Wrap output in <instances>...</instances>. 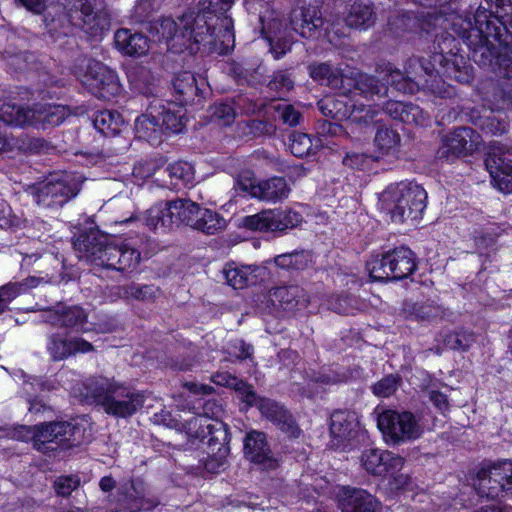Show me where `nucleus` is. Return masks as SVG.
I'll list each match as a JSON object with an SVG mask.
<instances>
[{"label":"nucleus","mask_w":512,"mask_h":512,"mask_svg":"<svg viewBox=\"0 0 512 512\" xmlns=\"http://www.w3.org/2000/svg\"><path fill=\"white\" fill-rule=\"evenodd\" d=\"M290 150L296 157L302 158L312 151V140L306 133L294 132L290 136Z\"/></svg>","instance_id":"nucleus-62"},{"label":"nucleus","mask_w":512,"mask_h":512,"mask_svg":"<svg viewBox=\"0 0 512 512\" xmlns=\"http://www.w3.org/2000/svg\"><path fill=\"white\" fill-rule=\"evenodd\" d=\"M293 87L294 81L287 70L274 72L267 84V88L279 97L287 94Z\"/></svg>","instance_id":"nucleus-57"},{"label":"nucleus","mask_w":512,"mask_h":512,"mask_svg":"<svg viewBox=\"0 0 512 512\" xmlns=\"http://www.w3.org/2000/svg\"><path fill=\"white\" fill-rule=\"evenodd\" d=\"M259 270L257 266L237 265L236 263H228L224 266L222 273L228 285L234 289H242L249 285L257 283Z\"/></svg>","instance_id":"nucleus-39"},{"label":"nucleus","mask_w":512,"mask_h":512,"mask_svg":"<svg viewBox=\"0 0 512 512\" xmlns=\"http://www.w3.org/2000/svg\"><path fill=\"white\" fill-rule=\"evenodd\" d=\"M276 117L289 127H294L300 124L302 120V113L296 109L292 104L278 103L274 106Z\"/></svg>","instance_id":"nucleus-60"},{"label":"nucleus","mask_w":512,"mask_h":512,"mask_svg":"<svg viewBox=\"0 0 512 512\" xmlns=\"http://www.w3.org/2000/svg\"><path fill=\"white\" fill-rule=\"evenodd\" d=\"M93 125L104 136H115L124 125L122 116L112 110L98 111L93 116Z\"/></svg>","instance_id":"nucleus-47"},{"label":"nucleus","mask_w":512,"mask_h":512,"mask_svg":"<svg viewBox=\"0 0 512 512\" xmlns=\"http://www.w3.org/2000/svg\"><path fill=\"white\" fill-rule=\"evenodd\" d=\"M380 105L378 104H364L353 103L351 104L350 114L348 121L359 127H367L376 122V117L379 114Z\"/></svg>","instance_id":"nucleus-50"},{"label":"nucleus","mask_w":512,"mask_h":512,"mask_svg":"<svg viewBox=\"0 0 512 512\" xmlns=\"http://www.w3.org/2000/svg\"><path fill=\"white\" fill-rule=\"evenodd\" d=\"M199 15H205L206 20L202 41L196 44L199 51L219 55L228 54L233 49L235 40L232 19L224 15L221 20L214 22L215 17L207 13H199Z\"/></svg>","instance_id":"nucleus-18"},{"label":"nucleus","mask_w":512,"mask_h":512,"mask_svg":"<svg viewBox=\"0 0 512 512\" xmlns=\"http://www.w3.org/2000/svg\"><path fill=\"white\" fill-rule=\"evenodd\" d=\"M259 106L247 97H238L233 102H221L214 106L213 116L221 120L224 125H229L233 122L237 110L243 113L251 114L258 110Z\"/></svg>","instance_id":"nucleus-41"},{"label":"nucleus","mask_w":512,"mask_h":512,"mask_svg":"<svg viewBox=\"0 0 512 512\" xmlns=\"http://www.w3.org/2000/svg\"><path fill=\"white\" fill-rule=\"evenodd\" d=\"M476 125L486 134L501 135L506 132L507 124L492 111L488 115L480 116Z\"/></svg>","instance_id":"nucleus-58"},{"label":"nucleus","mask_w":512,"mask_h":512,"mask_svg":"<svg viewBox=\"0 0 512 512\" xmlns=\"http://www.w3.org/2000/svg\"><path fill=\"white\" fill-rule=\"evenodd\" d=\"M212 381L219 386L235 389L240 399L248 406H252L257 400V394L251 385L230 374L229 372H217L212 376Z\"/></svg>","instance_id":"nucleus-44"},{"label":"nucleus","mask_w":512,"mask_h":512,"mask_svg":"<svg viewBox=\"0 0 512 512\" xmlns=\"http://www.w3.org/2000/svg\"><path fill=\"white\" fill-rule=\"evenodd\" d=\"M114 501L119 512H147L160 504L158 496L142 478L119 482Z\"/></svg>","instance_id":"nucleus-16"},{"label":"nucleus","mask_w":512,"mask_h":512,"mask_svg":"<svg viewBox=\"0 0 512 512\" xmlns=\"http://www.w3.org/2000/svg\"><path fill=\"white\" fill-rule=\"evenodd\" d=\"M115 45L123 54L129 56H142L149 50V39L142 33L122 28L115 32Z\"/></svg>","instance_id":"nucleus-36"},{"label":"nucleus","mask_w":512,"mask_h":512,"mask_svg":"<svg viewBox=\"0 0 512 512\" xmlns=\"http://www.w3.org/2000/svg\"><path fill=\"white\" fill-rule=\"evenodd\" d=\"M337 498L342 512H377L380 507V502L362 488L343 486Z\"/></svg>","instance_id":"nucleus-28"},{"label":"nucleus","mask_w":512,"mask_h":512,"mask_svg":"<svg viewBox=\"0 0 512 512\" xmlns=\"http://www.w3.org/2000/svg\"><path fill=\"white\" fill-rule=\"evenodd\" d=\"M364 436L358 416L353 411L336 410L330 417V446L334 449L351 450Z\"/></svg>","instance_id":"nucleus-19"},{"label":"nucleus","mask_w":512,"mask_h":512,"mask_svg":"<svg viewBox=\"0 0 512 512\" xmlns=\"http://www.w3.org/2000/svg\"><path fill=\"white\" fill-rule=\"evenodd\" d=\"M348 82L353 81L355 90L359 91L366 99L375 101L387 96L388 86L386 83L380 81L375 76L368 74H357Z\"/></svg>","instance_id":"nucleus-43"},{"label":"nucleus","mask_w":512,"mask_h":512,"mask_svg":"<svg viewBox=\"0 0 512 512\" xmlns=\"http://www.w3.org/2000/svg\"><path fill=\"white\" fill-rule=\"evenodd\" d=\"M138 91L147 99L153 98L152 103L159 104L160 107V127L162 128L163 136L167 133H180L185 127L184 113L182 109H172L171 104H165L164 100L158 97V88L153 84L136 86Z\"/></svg>","instance_id":"nucleus-24"},{"label":"nucleus","mask_w":512,"mask_h":512,"mask_svg":"<svg viewBox=\"0 0 512 512\" xmlns=\"http://www.w3.org/2000/svg\"><path fill=\"white\" fill-rule=\"evenodd\" d=\"M377 426L388 444L398 445L421 437L423 428L409 411L384 410L377 417Z\"/></svg>","instance_id":"nucleus-15"},{"label":"nucleus","mask_w":512,"mask_h":512,"mask_svg":"<svg viewBox=\"0 0 512 512\" xmlns=\"http://www.w3.org/2000/svg\"><path fill=\"white\" fill-rule=\"evenodd\" d=\"M205 27V15L189 10L178 21L171 17L160 18L151 25L150 32L157 41L164 42L168 50H189L190 53H197L199 47L196 44L202 41Z\"/></svg>","instance_id":"nucleus-5"},{"label":"nucleus","mask_w":512,"mask_h":512,"mask_svg":"<svg viewBox=\"0 0 512 512\" xmlns=\"http://www.w3.org/2000/svg\"><path fill=\"white\" fill-rule=\"evenodd\" d=\"M270 299L275 306L285 311H293L306 307L308 298L305 290L299 286H282L274 288L270 293Z\"/></svg>","instance_id":"nucleus-35"},{"label":"nucleus","mask_w":512,"mask_h":512,"mask_svg":"<svg viewBox=\"0 0 512 512\" xmlns=\"http://www.w3.org/2000/svg\"><path fill=\"white\" fill-rule=\"evenodd\" d=\"M376 71L383 74V78L397 91L407 94L417 92V82L412 80L405 70L401 71L391 63H382L377 65Z\"/></svg>","instance_id":"nucleus-42"},{"label":"nucleus","mask_w":512,"mask_h":512,"mask_svg":"<svg viewBox=\"0 0 512 512\" xmlns=\"http://www.w3.org/2000/svg\"><path fill=\"white\" fill-rule=\"evenodd\" d=\"M404 312L408 318L417 321L451 320L453 312L434 301L426 302H405Z\"/></svg>","instance_id":"nucleus-34"},{"label":"nucleus","mask_w":512,"mask_h":512,"mask_svg":"<svg viewBox=\"0 0 512 512\" xmlns=\"http://www.w3.org/2000/svg\"><path fill=\"white\" fill-rule=\"evenodd\" d=\"M74 73L82 85L99 99L109 101L121 91L116 72L95 59L77 58Z\"/></svg>","instance_id":"nucleus-11"},{"label":"nucleus","mask_w":512,"mask_h":512,"mask_svg":"<svg viewBox=\"0 0 512 512\" xmlns=\"http://www.w3.org/2000/svg\"><path fill=\"white\" fill-rule=\"evenodd\" d=\"M46 350L53 361H61L77 353L91 352L94 347L81 337H67L56 332L48 335Z\"/></svg>","instance_id":"nucleus-27"},{"label":"nucleus","mask_w":512,"mask_h":512,"mask_svg":"<svg viewBox=\"0 0 512 512\" xmlns=\"http://www.w3.org/2000/svg\"><path fill=\"white\" fill-rule=\"evenodd\" d=\"M361 463L365 470L372 475H394L403 468L404 458L390 451L370 448L362 452Z\"/></svg>","instance_id":"nucleus-25"},{"label":"nucleus","mask_w":512,"mask_h":512,"mask_svg":"<svg viewBox=\"0 0 512 512\" xmlns=\"http://www.w3.org/2000/svg\"><path fill=\"white\" fill-rule=\"evenodd\" d=\"M166 171L171 179V184L174 186L188 185L194 180V168L193 166L185 161H178L170 164Z\"/></svg>","instance_id":"nucleus-55"},{"label":"nucleus","mask_w":512,"mask_h":512,"mask_svg":"<svg viewBox=\"0 0 512 512\" xmlns=\"http://www.w3.org/2000/svg\"><path fill=\"white\" fill-rule=\"evenodd\" d=\"M43 322L52 326L69 329L75 332H86L85 327L88 322V314L78 305L57 304L56 306L44 310Z\"/></svg>","instance_id":"nucleus-22"},{"label":"nucleus","mask_w":512,"mask_h":512,"mask_svg":"<svg viewBox=\"0 0 512 512\" xmlns=\"http://www.w3.org/2000/svg\"><path fill=\"white\" fill-rule=\"evenodd\" d=\"M475 488L481 497L512 498V462L505 460L481 468Z\"/></svg>","instance_id":"nucleus-17"},{"label":"nucleus","mask_w":512,"mask_h":512,"mask_svg":"<svg viewBox=\"0 0 512 512\" xmlns=\"http://www.w3.org/2000/svg\"><path fill=\"white\" fill-rule=\"evenodd\" d=\"M160 107L157 103H148L146 112L135 120V133L139 139H143L153 145L162 142L163 134L160 127Z\"/></svg>","instance_id":"nucleus-30"},{"label":"nucleus","mask_w":512,"mask_h":512,"mask_svg":"<svg viewBox=\"0 0 512 512\" xmlns=\"http://www.w3.org/2000/svg\"><path fill=\"white\" fill-rule=\"evenodd\" d=\"M485 166L491 176V183L505 194L512 193V160L496 149H492Z\"/></svg>","instance_id":"nucleus-29"},{"label":"nucleus","mask_w":512,"mask_h":512,"mask_svg":"<svg viewBox=\"0 0 512 512\" xmlns=\"http://www.w3.org/2000/svg\"><path fill=\"white\" fill-rule=\"evenodd\" d=\"M33 446L42 453L81 445L85 428L73 421L45 422L34 426Z\"/></svg>","instance_id":"nucleus-12"},{"label":"nucleus","mask_w":512,"mask_h":512,"mask_svg":"<svg viewBox=\"0 0 512 512\" xmlns=\"http://www.w3.org/2000/svg\"><path fill=\"white\" fill-rule=\"evenodd\" d=\"M381 209L397 223L417 221L426 208L427 192L415 182L389 185L379 198Z\"/></svg>","instance_id":"nucleus-6"},{"label":"nucleus","mask_w":512,"mask_h":512,"mask_svg":"<svg viewBox=\"0 0 512 512\" xmlns=\"http://www.w3.org/2000/svg\"><path fill=\"white\" fill-rule=\"evenodd\" d=\"M475 342V336L467 330H457L444 337V346L451 350L465 351Z\"/></svg>","instance_id":"nucleus-56"},{"label":"nucleus","mask_w":512,"mask_h":512,"mask_svg":"<svg viewBox=\"0 0 512 512\" xmlns=\"http://www.w3.org/2000/svg\"><path fill=\"white\" fill-rule=\"evenodd\" d=\"M225 226L226 221L219 213L201 208L194 229L208 235H213L223 230Z\"/></svg>","instance_id":"nucleus-52"},{"label":"nucleus","mask_w":512,"mask_h":512,"mask_svg":"<svg viewBox=\"0 0 512 512\" xmlns=\"http://www.w3.org/2000/svg\"><path fill=\"white\" fill-rule=\"evenodd\" d=\"M81 190L80 183L71 174H52L42 182L26 188L34 203L45 210L54 212L62 208Z\"/></svg>","instance_id":"nucleus-10"},{"label":"nucleus","mask_w":512,"mask_h":512,"mask_svg":"<svg viewBox=\"0 0 512 512\" xmlns=\"http://www.w3.org/2000/svg\"><path fill=\"white\" fill-rule=\"evenodd\" d=\"M160 6V0H137L131 17L137 23L145 22L160 9Z\"/></svg>","instance_id":"nucleus-59"},{"label":"nucleus","mask_w":512,"mask_h":512,"mask_svg":"<svg viewBox=\"0 0 512 512\" xmlns=\"http://www.w3.org/2000/svg\"><path fill=\"white\" fill-rule=\"evenodd\" d=\"M508 38L512 39V35H506V38L502 40V44L499 43L500 46H503V51L501 52H496L493 40H490L491 63L486 65L476 64L481 67L490 68L499 77L512 79V55H510L512 54V44H509Z\"/></svg>","instance_id":"nucleus-38"},{"label":"nucleus","mask_w":512,"mask_h":512,"mask_svg":"<svg viewBox=\"0 0 512 512\" xmlns=\"http://www.w3.org/2000/svg\"><path fill=\"white\" fill-rule=\"evenodd\" d=\"M401 383V377L395 374H389L379 380L372 386L373 393L382 398L393 395Z\"/></svg>","instance_id":"nucleus-61"},{"label":"nucleus","mask_w":512,"mask_h":512,"mask_svg":"<svg viewBox=\"0 0 512 512\" xmlns=\"http://www.w3.org/2000/svg\"><path fill=\"white\" fill-rule=\"evenodd\" d=\"M376 20L373 3L370 0H356L344 12V22L350 28L368 29Z\"/></svg>","instance_id":"nucleus-33"},{"label":"nucleus","mask_w":512,"mask_h":512,"mask_svg":"<svg viewBox=\"0 0 512 512\" xmlns=\"http://www.w3.org/2000/svg\"><path fill=\"white\" fill-rule=\"evenodd\" d=\"M173 88L179 101L189 103L194 101L195 96L200 91V86L193 73L189 71H182L178 73L173 80Z\"/></svg>","instance_id":"nucleus-46"},{"label":"nucleus","mask_w":512,"mask_h":512,"mask_svg":"<svg viewBox=\"0 0 512 512\" xmlns=\"http://www.w3.org/2000/svg\"><path fill=\"white\" fill-rule=\"evenodd\" d=\"M480 142V136L470 127H458L443 136L438 149L440 159H453L472 153Z\"/></svg>","instance_id":"nucleus-21"},{"label":"nucleus","mask_w":512,"mask_h":512,"mask_svg":"<svg viewBox=\"0 0 512 512\" xmlns=\"http://www.w3.org/2000/svg\"><path fill=\"white\" fill-rule=\"evenodd\" d=\"M252 406H257L261 415L274 423L288 437L297 438L300 435L301 430L294 417L282 404L257 396V400Z\"/></svg>","instance_id":"nucleus-26"},{"label":"nucleus","mask_w":512,"mask_h":512,"mask_svg":"<svg viewBox=\"0 0 512 512\" xmlns=\"http://www.w3.org/2000/svg\"><path fill=\"white\" fill-rule=\"evenodd\" d=\"M309 74L314 81L331 89L339 90L344 95L350 91V83L345 84L350 80L349 77L344 75L339 67L328 62L309 65Z\"/></svg>","instance_id":"nucleus-31"},{"label":"nucleus","mask_w":512,"mask_h":512,"mask_svg":"<svg viewBox=\"0 0 512 512\" xmlns=\"http://www.w3.org/2000/svg\"><path fill=\"white\" fill-rule=\"evenodd\" d=\"M168 209V202L159 203L148 209L144 216L145 225L152 230L161 229L162 231H166L171 229L173 227L172 219L170 221H166L170 219Z\"/></svg>","instance_id":"nucleus-49"},{"label":"nucleus","mask_w":512,"mask_h":512,"mask_svg":"<svg viewBox=\"0 0 512 512\" xmlns=\"http://www.w3.org/2000/svg\"><path fill=\"white\" fill-rule=\"evenodd\" d=\"M188 433L207 445L208 459L205 468L211 472H218L226 463L229 455L230 434L228 426L220 419L191 418L187 421Z\"/></svg>","instance_id":"nucleus-9"},{"label":"nucleus","mask_w":512,"mask_h":512,"mask_svg":"<svg viewBox=\"0 0 512 512\" xmlns=\"http://www.w3.org/2000/svg\"><path fill=\"white\" fill-rule=\"evenodd\" d=\"M422 88L429 90L432 94L440 98H449L453 96L454 89L445 83V81L438 75L432 74L427 77L421 85Z\"/></svg>","instance_id":"nucleus-63"},{"label":"nucleus","mask_w":512,"mask_h":512,"mask_svg":"<svg viewBox=\"0 0 512 512\" xmlns=\"http://www.w3.org/2000/svg\"><path fill=\"white\" fill-rule=\"evenodd\" d=\"M374 281H398L409 277L417 268L414 252L407 247L387 251L381 257L375 256L366 264Z\"/></svg>","instance_id":"nucleus-14"},{"label":"nucleus","mask_w":512,"mask_h":512,"mask_svg":"<svg viewBox=\"0 0 512 512\" xmlns=\"http://www.w3.org/2000/svg\"><path fill=\"white\" fill-rule=\"evenodd\" d=\"M381 109L391 118L407 124L425 125L428 115L418 105L401 101H387Z\"/></svg>","instance_id":"nucleus-32"},{"label":"nucleus","mask_w":512,"mask_h":512,"mask_svg":"<svg viewBox=\"0 0 512 512\" xmlns=\"http://www.w3.org/2000/svg\"><path fill=\"white\" fill-rule=\"evenodd\" d=\"M254 198L266 202H277L288 197L290 188L283 177H272L257 183Z\"/></svg>","instance_id":"nucleus-40"},{"label":"nucleus","mask_w":512,"mask_h":512,"mask_svg":"<svg viewBox=\"0 0 512 512\" xmlns=\"http://www.w3.org/2000/svg\"><path fill=\"white\" fill-rule=\"evenodd\" d=\"M247 6L250 13L256 16L259 32L268 41L270 52L276 60L290 51L293 43L291 32L308 38L323 24L318 7L306 0H300L291 10L289 25H284L280 14L269 1L248 0Z\"/></svg>","instance_id":"nucleus-2"},{"label":"nucleus","mask_w":512,"mask_h":512,"mask_svg":"<svg viewBox=\"0 0 512 512\" xmlns=\"http://www.w3.org/2000/svg\"><path fill=\"white\" fill-rule=\"evenodd\" d=\"M302 216L291 209H269L243 218L247 229L261 232H283L296 227Z\"/></svg>","instance_id":"nucleus-20"},{"label":"nucleus","mask_w":512,"mask_h":512,"mask_svg":"<svg viewBox=\"0 0 512 512\" xmlns=\"http://www.w3.org/2000/svg\"><path fill=\"white\" fill-rule=\"evenodd\" d=\"M45 278L30 276L22 282L8 283L0 287V301L7 309L8 304L15 299L20 293L28 289L37 287L40 283H47Z\"/></svg>","instance_id":"nucleus-48"},{"label":"nucleus","mask_w":512,"mask_h":512,"mask_svg":"<svg viewBox=\"0 0 512 512\" xmlns=\"http://www.w3.org/2000/svg\"><path fill=\"white\" fill-rule=\"evenodd\" d=\"M110 238L97 227L79 233L73 247L80 259L96 266L119 272L133 271L139 265L141 253L128 243L112 244Z\"/></svg>","instance_id":"nucleus-3"},{"label":"nucleus","mask_w":512,"mask_h":512,"mask_svg":"<svg viewBox=\"0 0 512 512\" xmlns=\"http://www.w3.org/2000/svg\"><path fill=\"white\" fill-rule=\"evenodd\" d=\"M244 457L262 469H275L278 461L268 442L267 435L258 430H250L243 440Z\"/></svg>","instance_id":"nucleus-23"},{"label":"nucleus","mask_w":512,"mask_h":512,"mask_svg":"<svg viewBox=\"0 0 512 512\" xmlns=\"http://www.w3.org/2000/svg\"><path fill=\"white\" fill-rule=\"evenodd\" d=\"M80 486V478L75 475L59 476L54 481V490L58 496L68 497Z\"/></svg>","instance_id":"nucleus-64"},{"label":"nucleus","mask_w":512,"mask_h":512,"mask_svg":"<svg viewBox=\"0 0 512 512\" xmlns=\"http://www.w3.org/2000/svg\"><path fill=\"white\" fill-rule=\"evenodd\" d=\"M275 264L286 270H304L311 262V256L305 251L281 254L275 257Z\"/></svg>","instance_id":"nucleus-54"},{"label":"nucleus","mask_w":512,"mask_h":512,"mask_svg":"<svg viewBox=\"0 0 512 512\" xmlns=\"http://www.w3.org/2000/svg\"><path fill=\"white\" fill-rule=\"evenodd\" d=\"M438 47L440 48V52L433 54L431 57L432 61L412 56L405 63L404 67L406 73L412 80L417 82V91L427 77H431L435 71L439 74V71L435 68V64H439L441 73L444 76L454 79L459 83L468 84L473 79L472 67L464 56L454 53L452 49L444 53L440 43H438Z\"/></svg>","instance_id":"nucleus-7"},{"label":"nucleus","mask_w":512,"mask_h":512,"mask_svg":"<svg viewBox=\"0 0 512 512\" xmlns=\"http://www.w3.org/2000/svg\"><path fill=\"white\" fill-rule=\"evenodd\" d=\"M70 115L64 105L36 103L32 106L3 104L0 107V122L16 127H33L46 130L62 124Z\"/></svg>","instance_id":"nucleus-8"},{"label":"nucleus","mask_w":512,"mask_h":512,"mask_svg":"<svg viewBox=\"0 0 512 512\" xmlns=\"http://www.w3.org/2000/svg\"><path fill=\"white\" fill-rule=\"evenodd\" d=\"M375 143L382 155L395 156L400 144V135L391 128L381 127L376 132Z\"/></svg>","instance_id":"nucleus-53"},{"label":"nucleus","mask_w":512,"mask_h":512,"mask_svg":"<svg viewBox=\"0 0 512 512\" xmlns=\"http://www.w3.org/2000/svg\"><path fill=\"white\" fill-rule=\"evenodd\" d=\"M317 106L322 115L325 117H330L339 121L349 119L351 105H348L341 98L328 96L321 99Z\"/></svg>","instance_id":"nucleus-51"},{"label":"nucleus","mask_w":512,"mask_h":512,"mask_svg":"<svg viewBox=\"0 0 512 512\" xmlns=\"http://www.w3.org/2000/svg\"><path fill=\"white\" fill-rule=\"evenodd\" d=\"M168 204L170 213V219L168 221L172 219L173 226L185 224L194 228L201 211V207L197 203L190 199L177 198L168 201Z\"/></svg>","instance_id":"nucleus-37"},{"label":"nucleus","mask_w":512,"mask_h":512,"mask_svg":"<svg viewBox=\"0 0 512 512\" xmlns=\"http://www.w3.org/2000/svg\"><path fill=\"white\" fill-rule=\"evenodd\" d=\"M485 3L488 7H478L474 23L456 14L436 18L443 29L452 31L450 41L455 40L454 35L461 38L468 46L472 60L484 65L491 63L489 41H498L502 44V31L507 34L504 19L512 12L510 0H485Z\"/></svg>","instance_id":"nucleus-1"},{"label":"nucleus","mask_w":512,"mask_h":512,"mask_svg":"<svg viewBox=\"0 0 512 512\" xmlns=\"http://www.w3.org/2000/svg\"><path fill=\"white\" fill-rule=\"evenodd\" d=\"M117 294L126 300L154 301L160 295V288L154 284L130 283L117 287Z\"/></svg>","instance_id":"nucleus-45"},{"label":"nucleus","mask_w":512,"mask_h":512,"mask_svg":"<svg viewBox=\"0 0 512 512\" xmlns=\"http://www.w3.org/2000/svg\"><path fill=\"white\" fill-rule=\"evenodd\" d=\"M86 390V397L90 398L92 403L115 418H128L134 415L145 402L142 391L105 377L89 380Z\"/></svg>","instance_id":"nucleus-4"},{"label":"nucleus","mask_w":512,"mask_h":512,"mask_svg":"<svg viewBox=\"0 0 512 512\" xmlns=\"http://www.w3.org/2000/svg\"><path fill=\"white\" fill-rule=\"evenodd\" d=\"M63 9L69 22L91 36L109 30L111 17L104 0H66Z\"/></svg>","instance_id":"nucleus-13"}]
</instances>
